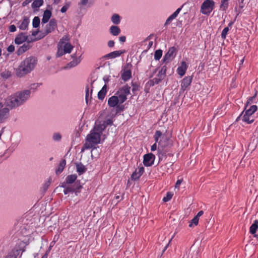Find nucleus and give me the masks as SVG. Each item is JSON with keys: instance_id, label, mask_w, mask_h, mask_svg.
Wrapping results in <instances>:
<instances>
[{"instance_id": "obj_1", "label": "nucleus", "mask_w": 258, "mask_h": 258, "mask_svg": "<svg viewBox=\"0 0 258 258\" xmlns=\"http://www.w3.org/2000/svg\"><path fill=\"white\" fill-rule=\"evenodd\" d=\"M107 125L106 119L102 122H96L93 129L86 137L83 150L95 148L96 145L101 144L104 141L106 135L104 132Z\"/></svg>"}, {"instance_id": "obj_2", "label": "nucleus", "mask_w": 258, "mask_h": 258, "mask_svg": "<svg viewBox=\"0 0 258 258\" xmlns=\"http://www.w3.org/2000/svg\"><path fill=\"white\" fill-rule=\"evenodd\" d=\"M31 93L30 90H24L12 94L5 99V105L11 109L18 107L28 100Z\"/></svg>"}, {"instance_id": "obj_3", "label": "nucleus", "mask_w": 258, "mask_h": 258, "mask_svg": "<svg viewBox=\"0 0 258 258\" xmlns=\"http://www.w3.org/2000/svg\"><path fill=\"white\" fill-rule=\"evenodd\" d=\"M123 102L120 101V99L114 95L108 99V105L111 108H115V110L112 109L110 111L109 113L107 114L106 119L107 124H111L113 122V119L115 116L117 112L122 111L124 109V106L121 105Z\"/></svg>"}, {"instance_id": "obj_4", "label": "nucleus", "mask_w": 258, "mask_h": 258, "mask_svg": "<svg viewBox=\"0 0 258 258\" xmlns=\"http://www.w3.org/2000/svg\"><path fill=\"white\" fill-rule=\"evenodd\" d=\"M37 63L36 58L32 56L25 58L16 71V75L21 77L30 73L35 67Z\"/></svg>"}, {"instance_id": "obj_5", "label": "nucleus", "mask_w": 258, "mask_h": 258, "mask_svg": "<svg viewBox=\"0 0 258 258\" xmlns=\"http://www.w3.org/2000/svg\"><path fill=\"white\" fill-rule=\"evenodd\" d=\"M74 46L70 42V37L64 35L59 40L57 45V56H61L66 53H70L73 50Z\"/></svg>"}, {"instance_id": "obj_6", "label": "nucleus", "mask_w": 258, "mask_h": 258, "mask_svg": "<svg viewBox=\"0 0 258 258\" xmlns=\"http://www.w3.org/2000/svg\"><path fill=\"white\" fill-rule=\"evenodd\" d=\"M215 5L213 0H205L201 5L200 12L204 15H209L214 9Z\"/></svg>"}, {"instance_id": "obj_7", "label": "nucleus", "mask_w": 258, "mask_h": 258, "mask_svg": "<svg viewBox=\"0 0 258 258\" xmlns=\"http://www.w3.org/2000/svg\"><path fill=\"white\" fill-rule=\"evenodd\" d=\"M257 110V106L255 105H252L250 108L245 110L242 116V120L247 123H251L254 121L253 113Z\"/></svg>"}, {"instance_id": "obj_8", "label": "nucleus", "mask_w": 258, "mask_h": 258, "mask_svg": "<svg viewBox=\"0 0 258 258\" xmlns=\"http://www.w3.org/2000/svg\"><path fill=\"white\" fill-rule=\"evenodd\" d=\"M130 93V87L124 86L119 88L114 95L120 99V101L124 102L127 99V96Z\"/></svg>"}, {"instance_id": "obj_9", "label": "nucleus", "mask_w": 258, "mask_h": 258, "mask_svg": "<svg viewBox=\"0 0 258 258\" xmlns=\"http://www.w3.org/2000/svg\"><path fill=\"white\" fill-rule=\"evenodd\" d=\"M155 142L158 143V148H163L167 145L166 137L162 135L160 131H156L154 135Z\"/></svg>"}, {"instance_id": "obj_10", "label": "nucleus", "mask_w": 258, "mask_h": 258, "mask_svg": "<svg viewBox=\"0 0 258 258\" xmlns=\"http://www.w3.org/2000/svg\"><path fill=\"white\" fill-rule=\"evenodd\" d=\"M83 52L81 48L77 49L76 52L72 55V61L70 62L71 67H76L79 64L82 60Z\"/></svg>"}, {"instance_id": "obj_11", "label": "nucleus", "mask_w": 258, "mask_h": 258, "mask_svg": "<svg viewBox=\"0 0 258 258\" xmlns=\"http://www.w3.org/2000/svg\"><path fill=\"white\" fill-rule=\"evenodd\" d=\"M4 107L2 102H0V123L4 122L10 116V109L6 105Z\"/></svg>"}, {"instance_id": "obj_12", "label": "nucleus", "mask_w": 258, "mask_h": 258, "mask_svg": "<svg viewBox=\"0 0 258 258\" xmlns=\"http://www.w3.org/2000/svg\"><path fill=\"white\" fill-rule=\"evenodd\" d=\"M56 27V21L54 20H51L49 23L46 25L44 32L39 37L38 39H41L44 37L48 33L52 32L55 30Z\"/></svg>"}, {"instance_id": "obj_13", "label": "nucleus", "mask_w": 258, "mask_h": 258, "mask_svg": "<svg viewBox=\"0 0 258 258\" xmlns=\"http://www.w3.org/2000/svg\"><path fill=\"white\" fill-rule=\"evenodd\" d=\"M155 156L152 153H148L144 156L143 164L145 166H152L155 161Z\"/></svg>"}, {"instance_id": "obj_14", "label": "nucleus", "mask_w": 258, "mask_h": 258, "mask_svg": "<svg viewBox=\"0 0 258 258\" xmlns=\"http://www.w3.org/2000/svg\"><path fill=\"white\" fill-rule=\"evenodd\" d=\"M176 54V49L175 47L170 48L168 52L164 56L163 60L165 62H169L172 60L175 56Z\"/></svg>"}, {"instance_id": "obj_15", "label": "nucleus", "mask_w": 258, "mask_h": 258, "mask_svg": "<svg viewBox=\"0 0 258 258\" xmlns=\"http://www.w3.org/2000/svg\"><path fill=\"white\" fill-rule=\"evenodd\" d=\"M144 172V168L143 166H139L132 174V179L134 180L139 179Z\"/></svg>"}, {"instance_id": "obj_16", "label": "nucleus", "mask_w": 258, "mask_h": 258, "mask_svg": "<svg viewBox=\"0 0 258 258\" xmlns=\"http://www.w3.org/2000/svg\"><path fill=\"white\" fill-rule=\"evenodd\" d=\"M124 52L122 50H117L109 53L104 56V58L105 59H113L119 56L121 54Z\"/></svg>"}, {"instance_id": "obj_17", "label": "nucleus", "mask_w": 258, "mask_h": 258, "mask_svg": "<svg viewBox=\"0 0 258 258\" xmlns=\"http://www.w3.org/2000/svg\"><path fill=\"white\" fill-rule=\"evenodd\" d=\"M187 69V65L185 61H182L177 69L178 74L181 77L184 75Z\"/></svg>"}, {"instance_id": "obj_18", "label": "nucleus", "mask_w": 258, "mask_h": 258, "mask_svg": "<svg viewBox=\"0 0 258 258\" xmlns=\"http://www.w3.org/2000/svg\"><path fill=\"white\" fill-rule=\"evenodd\" d=\"M104 81L105 82V84L103 86L101 90L98 93V98L100 100H103L107 91V82L108 81V79H104Z\"/></svg>"}, {"instance_id": "obj_19", "label": "nucleus", "mask_w": 258, "mask_h": 258, "mask_svg": "<svg viewBox=\"0 0 258 258\" xmlns=\"http://www.w3.org/2000/svg\"><path fill=\"white\" fill-rule=\"evenodd\" d=\"M132 76V73L131 70L127 67H125L122 70L121 73V78L124 81L128 80Z\"/></svg>"}, {"instance_id": "obj_20", "label": "nucleus", "mask_w": 258, "mask_h": 258, "mask_svg": "<svg viewBox=\"0 0 258 258\" xmlns=\"http://www.w3.org/2000/svg\"><path fill=\"white\" fill-rule=\"evenodd\" d=\"M192 81V78L188 76L183 79L181 81V89L184 91L190 84Z\"/></svg>"}, {"instance_id": "obj_21", "label": "nucleus", "mask_w": 258, "mask_h": 258, "mask_svg": "<svg viewBox=\"0 0 258 258\" xmlns=\"http://www.w3.org/2000/svg\"><path fill=\"white\" fill-rule=\"evenodd\" d=\"M27 40L26 36L23 33H21L17 36L15 39V43L20 45L25 42Z\"/></svg>"}, {"instance_id": "obj_22", "label": "nucleus", "mask_w": 258, "mask_h": 258, "mask_svg": "<svg viewBox=\"0 0 258 258\" xmlns=\"http://www.w3.org/2000/svg\"><path fill=\"white\" fill-rule=\"evenodd\" d=\"M110 20L113 24L117 25L120 24L121 17L118 14L114 13L111 16Z\"/></svg>"}, {"instance_id": "obj_23", "label": "nucleus", "mask_w": 258, "mask_h": 258, "mask_svg": "<svg viewBox=\"0 0 258 258\" xmlns=\"http://www.w3.org/2000/svg\"><path fill=\"white\" fill-rule=\"evenodd\" d=\"M166 72V67H163L158 73L159 79H155V82L156 83H159L161 80H162L165 76Z\"/></svg>"}, {"instance_id": "obj_24", "label": "nucleus", "mask_w": 258, "mask_h": 258, "mask_svg": "<svg viewBox=\"0 0 258 258\" xmlns=\"http://www.w3.org/2000/svg\"><path fill=\"white\" fill-rule=\"evenodd\" d=\"M120 32L121 30L120 28L116 25H112L109 28V32L113 36L118 35Z\"/></svg>"}, {"instance_id": "obj_25", "label": "nucleus", "mask_w": 258, "mask_h": 258, "mask_svg": "<svg viewBox=\"0 0 258 258\" xmlns=\"http://www.w3.org/2000/svg\"><path fill=\"white\" fill-rule=\"evenodd\" d=\"M29 23V20L28 18L25 17L21 22L19 26V28L21 30H26Z\"/></svg>"}, {"instance_id": "obj_26", "label": "nucleus", "mask_w": 258, "mask_h": 258, "mask_svg": "<svg viewBox=\"0 0 258 258\" xmlns=\"http://www.w3.org/2000/svg\"><path fill=\"white\" fill-rule=\"evenodd\" d=\"M24 250L22 248L17 249L16 250H13L11 253H10L6 258H17L18 255L21 252V251H23Z\"/></svg>"}, {"instance_id": "obj_27", "label": "nucleus", "mask_w": 258, "mask_h": 258, "mask_svg": "<svg viewBox=\"0 0 258 258\" xmlns=\"http://www.w3.org/2000/svg\"><path fill=\"white\" fill-rule=\"evenodd\" d=\"M51 16V11H50L49 10L45 11L43 15V18L42 19V23H47L49 19L50 18Z\"/></svg>"}, {"instance_id": "obj_28", "label": "nucleus", "mask_w": 258, "mask_h": 258, "mask_svg": "<svg viewBox=\"0 0 258 258\" xmlns=\"http://www.w3.org/2000/svg\"><path fill=\"white\" fill-rule=\"evenodd\" d=\"M66 164V162L65 160H62L60 162L56 170V172L57 174H59L63 171Z\"/></svg>"}, {"instance_id": "obj_29", "label": "nucleus", "mask_w": 258, "mask_h": 258, "mask_svg": "<svg viewBox=\"0 0 258 258\" xmlns=\"http://www.w3.org/2000/svg\"><path fill=\"white\" fill-rule=\"evenodd\" d=\"M258 228V221L255 220L250 227V232L251 234H254Z\"/></svg>"}, {"instance_id": "obj_30", "label": "nucleus", "mask_w": 258, "mask_h": 258, "mask_svg": "<svg viewBox=\"0 0 258 258\" xmlns=\"http://www.w3.org/2000/svg\"><path fill=\"white\" fill-rule=\"evenodd\" d=\"M78 5L82 7H89L91 5L90 0H80Z\"/></svg>"}, {"instance_id": "obj_31", "label": "nucleus", "mask_w": 258, "mask_h": 258, "mask_svg": "<svg viewBox=\"0 0 258 258\" xmlns=\"http://www.w3.org/2000/svg\"><path fill=\"white\" fill-rule=\"evenodd\" d=\"M43 0H35L33 2L32 4V7L33 9L38 8L40 7H41L43 5Z\"/></svg>"}, {"instance_id": "obj_32", "label": "nucleus", "mask_w": 258, "mask_h": 258, "mask_svg": "<svg viewBox=\"0 0 258 258\" xmlns=\"http://www.w3.org/2000/svg\"><path fill=\"white\" fill-rule=\"evenodd\" d=\"M71 5V3L70 2H66L64 5L62 6L61 9H60V12L62 13H66L68 9L70 8Z\"/></svg>"}, {"instance_id": "obj_33", "label": "nucleus", "mask_w": 258, "mask_h": 258, "mask_svg": "<svg viewBox=\"0 0 258 258\" xmlns=\"http://www.w3.org/2000/svg\"><path fill=\"white\" fill-rule=\"evenodd\" d=\"M76 167L77 172L80 174L83 173L86 170L85 167L82 164H78Z\"/></svg>"}, {"instance_id": "obj_34", "label": "nucleus", "mask_w": 258, "mask_h": 258, "mask_svg": "<svg viewBox=\"0 0 258 258\" xmlns=\"http://www.w3.org/2000/svg\"><path fill=\"white\" fill-rule=\"evenodd\" d=\"M228 7V1L227 0H222L220 9L223 11H225Z\"/></svg>"}, {"instance_id": "obj_35", "label": "nucleus", "mask_w": 258, "mask_h": 258, "mask_svg": "<svg viewBox=\"0 0 258 258\" xmlns=\"http://www.w3.org/2000/svg\"><path fill=\"white\" fill-rule=\"evenodd\" d=\"M199 219L197 217H195L189 222V226L190 227H193L195 226H196L198 225L199 223Z\"/></svg>"}, {"instance_id": "obj_36", "label": "nucleus", "mask_w": 258, "mask_h": 258, "mask_svg": "<svg viewBox=\"0 0 258 258\" xmlns=\"http://www.w3.org/2000/svg\"><path fill=\"white\" fill-rule=\"evenodd\" d=\"M77 178V176L76 175H70L67 177L66 178V182L68 183H71L75 181V180Z\"/></svg>"}, {"instance_id": "obj_37", "label": "nucleus", "mask_w": 258, "mask_h": 258, "mask_svg": "<svg viewBox=\"0 0 258 258\" xmlns=\"http://www.w3.org/2000/svg\"><path fill=\"white\" fill-rule=\"evenodd\" d=\"M173 196V193L172 192H168L166 194L165 197H164L163 199V201L164 202H167L169 201L172 198Z\"/></svg>"}, {"instance_id": "obj_38", "label": "nucleus", "mask_w": 258, "mask_h": 258, "mask_svg": "<svg viewBox=\"0 0 258 258\" xmlns=\"http://www.w3.org/2000/svg\"><path fill=\"white\" fill-rule=\"evenodd\" d=\"M162 55V51L160 49L156 50L154 54V58L155 60H159Z\"/></svg>"}, {"instance_id": "obj_39", "label": "nucleus", "mask_w": 258, "mask_h": 258, "mask_svg": "<svg viewBox=\"0 0 258 258\" xmlns=\"http://www.w3.org/2000/svg\"><path fill=\"white\" fill-rule=\"evenodd\" d=\"M40 24V19L38 17H35L33 20L32 25L33 27L37 28Z\"/></svg>"}, {"instance_id": "obj_40", "label": "nucleus", "mask_w": 258, "mask_h": 258, "mask_svg": "<svg viewBox=\"0 0 258 258\" xmlns=\"http://www.w3.org/2000/svg\"><path fill=\"white\" fill-rule=\"evenodd\" d=\"M229 30V28L228 27H225L223 30L222 33H221V37L223 39H225Z\"/></svg>"}, {"instance_id": "obj_41", "label": "nucleus", "mask_w": 258, "mask_h": 258, "mask_svg": "<svg viewBox=\"0 0 258 258\" xmlns=\"http://www.w3.org/2000/svg\"><path fill=\"white\" fill-rule=\"evenodd\" d=\"M183 181L182 179H179L177 180L175 185V189H177L178 190H179L180 186Z\"/></svg>"}, {"instance_id": "obj_42", "label": "nucleus", "mask_w": 258, "mask_h": 258, "mask_svg": "<svg viewBox=\"0 0 258 258\" xmlns=\"http://www.w3.org/2000/svg\"><path fill=\"white\" fill-rule=\"evenodd\" d=\"M29 48L28 45H24L21 46L19 49V51L20 52H24L27 50Z\"/></svg>"}, {"instance_id": "obj_43", "label": "nucleus", "mask_w": 258, "mask_h": 258, "mask_svg": "<svg viewBox=\"0 0 258 258\" xmlns=\"http://www.w3.org/2000/svg\"><path fill=\"white\" fill-rule=\"evenodd\" d=\"M61 138V135L59 133H55L53 135V138L55 141H59Z\"/></svg>"}, {"instance_id": "obj_44", "label": "nucleus", "mask_w": 258, "mask_h": 258, "mask_svg": "<svg viewBox=\"0 0 258 258\" xmlns=\"http://www.w3.org/2000/svg\"><path fill=\"white\" fill-rule=\"evenodd\" d=\"M254 99V96L253 97H249L247 101V102H246V104L245 105V109L247 108L248 105H250L252 103V101H253V100Z\"/></svg>"}, {"instance_id": "obj_45", "label": "nucleus", "mask_w": 258, "mask_h": 258, "mask_svg": "<svg viewBox=\"0 0 258 258\" xmlns=\"http://www.w3.org/2000/svg\"><path fill=\"white\" fill-rule=\"evenodd\" d=\"M7 50L8 52L12 53L15 50V46L13 45H10L8 48Z\"/></svg>"}, {"instance_id": "obj_46", "label": "nucleus", "mask_w": 258, "mask_h": 258, "mask_svg": "<svg viewBox=\"0 0 258 258\" xmlns=\"http://www.w3.org/2000/svg\"><path fill=\"white\" fill-rule=\"evenodd\" d=\"M9 31L11 32H14L16 31V27L14 25H12L9 27Z\"/></svg>"}, {"instance_id": "obj_47", "label": "nucleus", "mask_w": 258, "mask_h": 258, "mask_svg": "<svg viewBox=\"0 0 258 258\" xmlns=\"http://www.w3.org/2000/svg\"><path fill=\"white\" fill-rule=\"evenodd\" d=\"M157 143L156 142H155V143L152 146H151V150L152 151H155V150H156L157 149Z\"/></svg>"}, {"instance_id": "obj_48", "label": "nucleus", "mask_w": 258, "mask_h": 258, "mask_svg": "<svg viewBox=\"0 0 258 258\" xmlns=\"http://www.w3.org/2000/svg\"><path fill=\"white\" fill-rule=\"evenodd\" d=\"M114 42L113 40H109L108 42V47H113L114 46Z\"/></svg>"}, {"instance_id": "obj_49", "label": "nucleus", "mask_w": 258, "mask_h": 258, "mask_svg": "<svg viewBox=\"0 0 258 258\" xmlns=\"http://www.w3.org/2000/svg\"><path fill=\"white\" fill-rule=\"evenodd\" d=\"M33 0H25L23 3V6H26L29 3H30Z\"/></svg>"}, {"instance_id": "obj_50", "label": "nucleus", "mask_w": 258, "mask_h": 258, "mask_svg": "<svg viewBox=\"0 0 258 258\" xmlns=\"http://www.w3.org/2000/svg\"><path fill=\"white\" fill-rule=\"evenodd\" d=\"M174 19L171 16V15L167 19L166 24H168L170 23Z\"/></svg>"}, {"instance_id": "obj_51", "label": "nucleus", "mask_w": 258, "mask_h": 258, "mask_svg": "<svg viewBox=\"0 0 258 258\" xmlns=\"http://www.w3.org/2000/svg\"><path fill=\"white\" fill-rule=\"evenodd\" d=\"M203 213H204L203 211H200L198 213V214H197L196 217H198L199 219L200 217L203 214Z\"/></svg>"}, {"instance_id": "obj_52", "label": "nucleus", "mask_w": 258, "mask_h": 258, "mask_svg": "<svg viewBox=\"0 0 258 258\" xmlns=\"http://www.w3.org/2000/svg\"><path fill=\"white\" fill-rule=\"evenodd\" d=\"M119 40L121 42H124L125 41V37L121 36L119 38Z\"/></svg>"}, {"instance_id": "obj_53", "label": "nucleus", "mask_w": 258, "mask_h": 258, "mask_svg": "<svg viewBox=\"0 0 258 258\" xmlns=\"http://www.w3.org/2000/svg\"><path fill=\"white\" fill-rule=\"evenodd\" d=\"M180 11V9H177L174 12V15L175 16H177V15H178L179 12Z\"/></svg>"}, {"instance_id": "obj_54", "label": "nucleus", "mask_w": 258, "mask_h": 258, "mask_svg": "<svg viewBox=\"0 0 258 258\" xmlns=\"http://www.w3.org/2000/svg\"><path fill=\"white\" fill-rule=\"evenodd\" d=\"M48 253H45L41 258H47Z\"/></svg>"}, {"instance_id": "obj_55", "label": "nucleus", "mask_w": 258, "mask_h": 258, "mask_svg": "<svg viewBox=\"0 0 258 258\" xmlns=\"http://www.w3.org/2000/svg\"><path fill=\"white\" fill-rule=\"evenodd\" d=\"M171 16L173 17L174 19L176 17V16H175L173 13L171 15Z\"/></svg>"}, {"instance_id": "obj_56", "label": "nucleus", "mask_w": 258, "mask_h": 258, "mask_svg": "<svg viewBox=\"0 0 258 258\" xmlns=\"http://www.w3.org/2000/svg\"><path fill=\"white\" fill-rule=\"evenodd\" d=\"M171 16L173 17L174 19L176 17V16H175L173 13L171 15Z\"/></svg>"}, {"instance_id": "obj_57", "label": "nucleus", "mask_w": 258, "mask_h": 258, "mask_svg": "<svg viewBox=\"0 0 258 258\" xmlns=\"http://www.w3.org/2000/svg\"><path fill=\"white\" fill-rule=\"evenodd\" d=\"M1 54H2V50H1V49L0 48V56L1 55Z\"/></svg>"}, {"instance_id": "obj_58", "label": "nucleus", "mask_w": 258, "mask_h": 258, "mask_svg": "<svg viewBox=\"0 0 258 258\" xmlns=\"http://www.w3.org/2000/svg\"><path fill=\"white\" fill-rule=\"evenodd\" d=\"M231 25H232V23H230V24H229V26H231Z\"/></svg>"}, {"instance_id": "obj_59", "label": "nucleus", "mask_w": 258, "mask_h": 258, "mask_svg": "<svg viewBox=\"0 0 258 258\" xmlns=\"http://www.w3.org/2000/svg\"><path fill=\"white\" fill-rule=\"evenodd\" d=\"M21 244H22V245H24V243H23V242H21Z\"/></svg>"}, {"instance_id": "obj_60", "label": "nucleus", "mask_w": 258, "mask_h": 258, "mask_svg": "<svg viewBox=\"0 0 258 258\" xmlns=\"http://www.w3.org/2000/svg\"><path fill=\"white\" fill-rule=\"evenodd\" d=\"M243 59H242L241 60V62L242 63V62H243Z\"/></svg>"}]
</instances>
